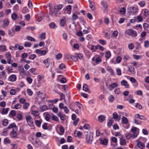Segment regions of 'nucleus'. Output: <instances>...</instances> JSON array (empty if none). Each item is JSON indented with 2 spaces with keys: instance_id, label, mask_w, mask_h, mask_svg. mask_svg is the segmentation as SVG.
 <instances>
[{
  "instance_id": "1",
  "label": "nucleus",
  "mask_w": 149,
  "mask_h": 149,
  "mask_svg": "<svg viewBox=\"0 0 149 149\" xmlns=\"http://www.w3.org/2000/svg\"><path fill=\"white\" fill-rule=\"evenodd\" d=\"M63 6L61 4H58L55 5L54 6V11L53 12V11L51 10L50 12V14L52 16H58L60 14L59 12V10L62 8ZM51 10V9H50Z\"/></svg>"
},
{
  "instance_id": "2",
  "label": "nucleus",
  "mask_w": 149,
  "mask_h": 149,
  "mask_svg": "<svg viewBox=\"0 0 149 149\" xmlns=\"http://www.w3.org/2000/svg\"><path fill=\"white\" fill-rule=\"evenodd\" d=\"M93 136L92 134L90 131L87 132V133L86 135L85 142L87 144H92L93 139Z\"/></svg>"
},
{
  "instance_id": "3",
  "label": "nucleus",
  "mask_w": 149,
  "mask_h": 149,
  "mask_svg": "<svg viewBox=\"0 0 149 149\" xmlns=\"http://www.w3.org/2000/svg\"><path fill=\"white\" fill-rule=\"evenodd\" d=\"M125 33V34L129 36H131L133 37H136L137 35V33L135 31L131 29L126 30Z\"/></svg>"
},
{
  "instance_id": "4",
  "label": "nucleus",
  "mask_w": 149,
  "mask_h": 149,
  "mask_svg": "<svg viewBox=\"0 0 149 149\" xmlns=\"http://www.w3.org/2000/svg\"><path fill=\"white\" fill-rule=\"evenodd\" d=\"M139 129L136 127H133L131 129V131L133 133V138L136 137L139 134Z\"/></svg>"
},
{
  "instance_id": "5",
  "label": "nucleus",
  "mask_w": 149,
  "mask_h": 149,
  "mask_svg": "<svg viewBox=\"0 0 149 149\" xmlns=\"http://www.w3.org/2000/svg\"><path fill=\"white\" fill-rule=\"evenodd\" d=\"M5 56L7 59V62L8 63L10 64L13 62V61L11 59V56L10 52H8L6 53Z\"/></svg>"
},
{
  "instance_id": "6",
  "label": "nucleus",
  "mask_w": 149,
  "mask_h": 149,
  "mask_svg": "<svg viewBox=\"0 0 149 149\" xmlns=\"http://www.w3.org/2000/svg\"><path fill=\"white\" fill-rule=\"evenodd\" d=\"M101 4L102 6L104 13H106L108 10V6L107 3L105 1H102L101 2Z\"/></svg>"
},
{
  "instance_id": "7",
  "label": "nucleus",
  "mask_w": 149,
  "mask_h": 149,
  "mask_svg": "<svg viewBox=\"0 0 149 149\" xmlns=\"http://www.w3.org/2000/svg\"><path fill=\"white\" fill-rule=\"evenodd\" d=\"M27 123L29 125H32L33 123V119L31 117L30 115H27L26 116Z\"/></svg>"
},
{
  "instance_id": "8",
  "label": "nucleus",
  "mask_w": 149,
  "mask_h": 149,
  "mask_svg": "<svg viewBox=\"0 0 149 149\" xmlns=\"http://www.w3.org/2000/svg\"><path fill=\"white\" fill-rule=\"evenodd\" d=\"M111 145H113L114 147H115L117 145V140L116 138L114 137H112L111 138Z\"/></svg>"
},
{
  "instance_id": "9",
  "label": "nucleus",
  "mask_w": 149,
  "mask_h": 149,
  "mask_svg": "<svg viewBox=\"0 0 149 149\" xmlns=\"http://www.w3.org/2000/svg\"><path fill=\"white\" fill-rule=\"evenodd\" d=\"M17 128H15V129H13L10 135L12 138H14L16 137L17 135Z\"/></svg>"
},
{
  "instance_id": "10",
  "label": "nucleus",
  "mask_w": 149,
  "mask_h": 149,
  "mask_svg": "<svg viewBox=\"0 0 149 149\" xmlns=\"http://www.w3.org/2000/svg\"><path fill=\"white\" fill-rule=\"evenodd\" d=\"M92 60L93 61H95V64H98L100 62H101V59L100 57H97L96 58L95 57H94L92 58ZM94 65H95V64H94Z\"/></svg>"
},
{
  "instance_id": "11",
  "label": "nucleus",
  "mask_w": 149,
  "mask_h": 149,
  "mask_svg": "<svg viewBox=\"0 0 149 149\" xmlns=\"http://www.w3.org/2000/svg\"><path fill=\"white\" fill-rule=\"evenodd\" d=\"M130 12L133 13V14L136 13L137 12V8L134 7H131L128 8Z\"/></svg>"
},
{
  "instance_id": "12",
  "label": "nucleus",
  "mask_w": 149,
  "mask_h": 149,
  "mask_svg": "<svg viewBox=\"0 0 149 149\" xmlns=\"http://www.w3.org/2000/svg\"><path fill=\"white\" fill-rule=\"evenodd\" d=\"M121 84L126 88H128L129 87V85L127 81L125 80H123L121 81Z\"/></svg>"
},
{
  "instance_id": "13",
  "label": "nucleus",
  "mask_w": 149,
  "mask_h": 149,
  "mask_svg": "<svg viewBox=\"0 0 149 149\" xmlns=\"http://www.w3.org/2000/svg\"><path fill=\"white\" fill-rule=\"evenodd\" d=\"M136 141L137 142L136 144L137 146L141 149H143L144 148L145 146L143 143H141L138 140H137Z\"/></svg>"
},
{
  "instance_id": "14",
  "label": "nucleus",
  "mask_w": 149,
  "mask_h": 149,
  "mask_svg": "<svg viewBox=\"0 0 149 149\" xmlns=\"http://www.w3.org/2000/svg\"><path fill=\"white\" fill-rule=\"evenodd\" d=\"M50 59L47 58L45 60L43 61V63L45 64L46 68H48L50 65Z\"/></svg>"
},
{
  "instance_id": "15",
  "label": "nucleus",
  "mask_w": 149,
  "mask_h": 149,
  "mask_svg": "<svg viewBox=\"0 0 149 149\" xmlns=\"http://www.w3.org/2000/svg\"><path fill=\"white\" fill-rule=\"evenodd\" d=\"M16 76L15 75L12 74L9 77L8 80L10 81L13 82L16 80Z\"/></svg>"
},
{
  "instance_id": "16",
  "label": "nucleus",
  "mask_w": 149,
  "mask_h": 149,
  "mask_svg": "<svg viewBox=\"0 0 149 149\" xmlns=\"http://www.w3.org/2000/svg\"><path fill=\"white\" fill-rule=\"evenodd\" d=\"M113 116L114 119L117 120L118 121L120 120V116H118L116 112H114L113 113Z\"/></svg>"
},
{
  "instance_id": "17",
  "label": "nucleus",
  "mask_w": 149,
  "mask_h": 149,
  "mask_svg": "<svg viewBox=\"0 0 149 149\" xmlns=\"http://www.w3.org/2000/svg\"><path fill=\"white\" fill-rule=\"evenodd\" d=\"M6 78V72L4 71L0 72V78L3 79L5 80Z\"/></svg>"
},
{
  "instance_id": "18",
  "label": "nucleus",
  "mask_w": 149,
  "mask_h": 149,
  "mask_svg": "<svg viewBox=\"0 0 149 149\" xmlns=\"http://www.w3.org/2000/svg\"><path fill=\"white\" fill-rule=\"evenodd\" d=\"M118 86V85L116 83H113L109 85V89L111 91L115 87H117Z\"/></svg>"
},
{
  "instance_id": "19",
  "label": "nucleus",
  "mask_w": 149,
  "mask_h": 149,
  "mask_svg": "<svg viewBox=\"0 0 149 149\" xmlns=\"http://www.w3.org/2000/svg\"><path fill=\"white\" fill-rule=\"evenodd\" d=\"M105 116L104 115L99 116L98 117V120L101 123L103 122L105 120Z\"/></svg>"
},
{
  "instance_id": "20",
  "label": "nucleus",
  "mask_w": 149,
  "mask_h": 149,
  "mask_svg": "<svg viewBox=\"0 0 149 149\" xmlns=\"http://www.w3.org/2000/svg\"><path fill=\"white\" fill-rule=\"evenodd\" d=\"M9 23V21L7 19H5L3 21V28H5L7 26H8Z\"/></svg>"
},
{
  "instance_id": "21",
  "label": "nucleus",
  "mask_w": 149,
  "mask_h": 149,
  "mask_svg": "<svg viewBox=\"0 0 149 149\" xmlns=\"http://www.w3.org/2000/svg\"><path fill=\"white\" fill-rule=\"evenodd\" d=\"M90 3H89V6L91 9L92 10H95V6L94 3L90 1H89Z\"/></svg>"
},
{
  "instance_id": "22",
  "label": "nucleus",
  "mask_w": 149,
  "mask_h": 149,
  "mask_svg": "<svg viewBox=\"0 0 149 149\" xmlns=\"http://www.w3.org/2000/svg\"><path fill=\"white\" fill-rule=\"evenodd\" d=\"M9 110V108H6V109L2 108V111L1 112V113L2 114H6L8 113Z\"/></svg>"
},
{
  "instance_id": "23",
  "label": "nucleus",
  "mask_w": 149,
  "mask_h": 149,
  "mask_svg": "<svg viewBox=\"0 0 149 149\" xmlns=\"http://www.w3.org/2000/svg\"><path fill=\"white\" fill-rule=\"evenodd\" d=\"M121 119L122 123L123 124H127L128 122L127 119L124 116Z\"/></svg>"
},
{
  "instance_id": "24",
  "label": "nucleus",
  "mask_w": 149,
  "mask_h": 149,
  "mask_svg": "<svg viewBox=\"0 0 149 149\" xmlns=\"http://www.w3.org/2000/svg\"><path fill=\"white\" fill-rule=\"evenodd\" d=\"M100 143L104 145H106L108 143V140L105 139H101L100 141Z\"/></svg>"
},
{
  "instance_id": "25",
  "label": "nucleus",
  "mask_w": 149,
  "mask_h": 149,
  "mask_svg": "<svg viewBox=\"0 0 149 149\" xmlns=\"http://www.w3.org/2000/svg\"><path fill=\"white\" fill-rule=\"evenodd\" d=\"M65 17H63L62 19L61 20L60 24V25L62 26H65Z\"/></svg>"
},
{
  "instance_id": "26",
  "label": "nucleus",
  "mask_w": 149,
  "mask_h": 149,
  "mask_svg": "<svg viewBox=\"0 0 149 149\" xmlns=\"http://www.w3.org/2000/svg\"><path fill=\"white\" fill-rule=\"evenodd\" d=\"M15 128H17V127L16 126L15 124L14 123H11L10 125L8 127V129L12 128L13 129H15Z\"/></svg>"
},
{
  "instance_id": "27",
  "label": "nucleus",
  "mask_w": 149,
  "mask_h": 149,
  "mask_svg": "<svg viewBox=\"0 0 149 149\" xmlns=\"http://www.w3.org/2000/svg\"><path fill=\"white\" fill-rule=\"evenodd\" d=\"M40 97L42 100V101H44L45 99L47 97V96L46 94L44 93H42L41 95H39Z\"/></svg>"
},
{
  "instance_id": "28",
  "label": "nucleus",
  "mask_w": 149,
  "mask_h": 149,
  "mask_svg": "<svg viewBox=\"0 0 149 149\" xmlns=\"http://www.w3.org/2000/svg\"><path fill=\"white\" fill-rule=\"evenodd\" d=\"M98 45L96 46L92 45L91 47V49L92 51V52H94L96 51L98 49Z\"/></svg>"
},
{
  "instance_id": "29",
  "label": "nucleus",
  "mask_w": 149,
  "mask_h": 149,
  "mask_svg": "<svg viewBox=\"0 0 149 149\" xmlns=\"http://www.w3.org/2000/svg\"><path fill=\"white\" fill-rule=\"evenodd\" d=\"M126 144V140L124 139H121L120 141V144L121 145L125 146Z\"/></svg>"
},
{
  "instance_id": "30",
  "label": "nucleus",
  "mask_w": 149,
  "mask_h": 149,
  "mask_svg": "<svg viewBox=\"0 0 149 149\" xmlns=\"http://www.w3.org/2000/svg\"><path fill=\"white\" fill-rule=\"evenodd\" d=\"M83 89L84 91L86 92L89 91V88L86 84H84L83 85Z\"/></svg>"
},
{
  "instance_id": "31",
  "label": "nucleus",
  "mask_w": 149,
  "mask_h": 149,
  "mask_svg": "<svg viewBox=\"0 0 149 149\" xmlns=\"http://www.w3.org/2000/svg\"><path fill=\"white\" fill-rule=\"evenodd\" d=\"M128 71L133 74L135 73L134 68L132 67H130V68L128 69Z\"/></svg>"
},
{
  "instance_id": "32",
  "label": "nucleus",
  "mask_w": 149,
  "mask_h": 149,
  "mask_svg": "<svg viewBox=\"0 0 149 149\" xmlns=\"http://www.w3.org/2000/svg\"><path fill=\"white\" fill-rule=\"evenodd\" d=\"M114 97L112 95H110L108 98V100L110 102H113L114 101Z\"/></svg>"
},
{
  "instance_id": "33",
  "label": "nucleus",
  "mask_w": 149,
  "mask_h": 149,
  "mask_svg": "<svg viewBox=\"0 0 149 149\" xmlns=\"http://www.w3.org/2000/svg\"><path fill=\"white\" fill-rule=\"evenodd\" d=\"M49 26L51 28L55 29L57 27L56 25L54 22H52L49 24Z\"/></svg>"
},
{
  "instance_id": "34",
  "label": "nucleus",
  "mask_w": 149,
  "mask_h": 149,
  "mask_svg": "<svg viewBox=\"0 0 149 149\" xmlns=\"http://www.w3.org/2000/svg\"><path fill=\"white\" fill-rule=\"evenodd\" d=\"M40 111H43L46 110L47 109V107L46 105H43L40 107Z\"/></svg>"
},
{
  "instance_id": "35",
  "label": "nucleus",
  "mask_w": 149,
  "mask_h": 149,
  "mask_svg": "<svg viewBox=\"0 0 149 149\" xmlns=\"http://www.w3.org/2000/svg\"><path fill=\"white\" fill-rule=\"evenodd\" d=\"M72 56L69 54H66L65 55V58L69 60L72 59Z\"/></svg>"
},
{
  "instance_id": "36",
  "label": "nucleus",
  "mask_w": 149,
  "mask_h": 149,
  "mask_svg": "<svg viewBox=\"0 0 149 149\" xmlns=\"http://www.w3.org/2000/svg\"><path fill=\"white\" fill-rule=\"evenodd\" d=\"M58 116L59 117L61 120H64V117H65V115L61 114L60 113H59L58 114Z\"/></svg>"
},
{
  "instance_id": "37",
  "label": "nucleus",
  "mask_w": 149,
  "mask_h": 149,
  "mask_svg": "<svg viewBox=\"0 0 149 149\" xmlns=\"http://www.w3.org/2000/svg\"><path fill=\"white\" fill-rule=\"evenodd\" d=\"M26 39L30 41H35V39L32 37L30 36H27L26 37Z\"/></svg>"
},
{
  "instance_id": "38",
  "label": "nucleus",
  "mask_w": 149,
  "mask_h": 149,
  "mask_svg": "<svg viewBox=\"0 0 149 149\" xmlns=\"http://www.w3.org/2000/svg\"><path fill=\"white\" fill-rule=\"evenodd\" d=\"M11 17L13 20H16L17 17V14L15 13H13Z\"/></svg>"
},
{
  "instance_id": "39",
  "label": "nucleus",
  "mask_w": 149,
  "mask_h": 149,
  "mask_svg": "<svg viewBox=\"0 0 149 149\" xmlns=\"http://www.w3.org/2000/svg\"><path fill=\"white\" fill-rule=\"evenodd\" d=\"M6 50V46L4 45L0 46V51L1 52H4Z\"/></svg>"
},
{
  "instance_id": "40",
  "label": "nucleus",
  "mask_w": 149,
  "mask_h": 149,
  "mask_svg": "<svg viewBox=\"0 0 149 149\" xmlns=\"http://www.w3.org/2000/svg\"><path fill=\"white\" fill-rule=\"evenodd\" d=\"M59 94L61 96V98L60 99V100H62L63 99L65 101V95L62 93H59Z\"/></svg>"
},
{
  "instance_id": "41",
  "label": "nucleus",
  "mask_w": 149,
  "mask_h": 149,
  "mask_svg": "<svg viewBox=\"0 0 149 149\" xmlns=\"http://www.w3.org/2000/svg\"><path fill=\"white\" fill-rule=\"evenodd\" d=\"M114 92L116 94H119L121 92L120 88H117L114 90Z\"/></svg>"
},
{
  "instance_id": "42",
  "label": "nucleus",
  "mask_w": 149,
  "mask_h": 149,
  "mask_svg": "<svg viewBox=\"0 0 149 149\" xmlns=\"http://www.w3.org/2000/svg\"><path fill=\"white\" fill-rule=\"evenodd\" d=\"M125 136L126 138L127 139H129L131 138H133V135H131L130 133H127L125 134Z\"/></svg>"
},
{
  "instance_id": "43",
  "label": "nucleus",
  "mask_w": 149,
  "mask_h": 149,
  "mask_svg": "<svg viewBox=\"0 0 149 149\" xmlns=\"http://www.w3.org/2000/svg\"><path fill=\"white\" fill-rule=\"evenodd\" d=\"M19 70L20 74H23L24 73V70L22 66L20 67Z\"/></svg>"
},
{
  "instance_id": "44",
  "label": "nucleus",
  "mask_w": 149,
  "mask_h": 149,
  "mask_svg": "<svg viewBox=\"0 0 149 149\" xmlns=\"http://www.w3.org/2000/svg\"><path fill=\"white\" fill-rule=\"evenodd\" d=\"M32 113L34 116H39V113L38 111H33L32 112Z\"/></svg>"
},
{
  "instance_id": "45",
  "label": "nucleus",
  "mask_w": 149,
  "mask_h": 149,
  "mask_svg": "<svg viewBox=\"0 0 149 149\" xmlns=\"http://www.w3.org/2000/svg\"><path fill=\"white\" fill-rule=\"evenodd\" d=\"M125 7L122 8L120 10V13L122 14H124L125 12Z\"/></svg>"
},
{
  "instance_id": "46",
  "label": "nucleus",
  "mask_w": 149,
  "mask_h": 149,
  "mask_svg": "<svg viewBox=\"0 0 149 149\" xmlns=\"http://www.w3.org/2000/svg\"><path fill=\"white\" fill-rule=\"evenodd\" d=\"M29 104L28 103H25L23 106V108L25 109H27L29 105Z\"/></svg>"
},
{
  "instance_id": "47",
  "label": "nucleus",
  "mask_w": 149,
  "mask_h": 149,
  "mask_svg": "<svg viewBox=\"0 0 149 149\" xmlns=\"http://www.w3.org/2000/svg\"><path fill=\"white\" fill-rule=\"evenodd\" d=\"M31 45L30 42H26L24 44V46L25 47H30Z\"/></svg>"
},
{
  "instance_id": "48",
  "label": "nucleus",
  "mask_w": 149,
  "mask_h": 149,
  "mask_svg": "<svg viewBox=\"0 0 149 149\" xmlns=\"http://www.w3.org/2000/svg\"><path fill=\"white\" fill-rule=\"evenodd\" d=\"M36 57V55L35 54H33L30 55L29 56V58L31 60H33Z\"/></svg>"
},
{
  "instance_id": "49",
  "label": "nucleus",
  "mask_w": 149,
  "mask_h": 149,
  "mask_svg": "<svg viewBox=\"0 0 149 149\" xmlns=\"http://www.w3.org/2000/svg\"><path fill=\"white\" fill-rule=\"evenodd\" d=\"M111 56V54L109 51L107 52L105 54V57L107 58H109Z\"/></svg>"
},
{
  "instance_id": "50",
  "label": "nucleus",
  "mask_w": 149,
  "mask_h": 149,
  "mask_svg": "<svg viewBox=\"0 0 149 149\" xmlns=\"http://www.w3.org/2000/svg\"><path fill=\"white\" fill-rule=\"evenodd\" d=\"M22 107V105L19 103L16 104L14 106V108L16 109H19Z\"/></svg>"
},
{
  "instance_id": "51",
  "label": "nucleus",
  "mask_w": 149,
  "mask_h": 149,
  "mask_svg": "<svg viewBox=\"0 0 149 149\" xmlns=\"http://www.w3.org/2000/svg\"><path fill=\"white\" fill-rule=\"evenodd\" d=\"M99 42L102 45H105L106 43V41L105 40L102 39H100L99 40Z\"/></svg>"
},
{
  "instance_id": "52",
  "label": "nucleus",
  "mask_w": 149,
  "mask_h": 149,
  "mask_svg": "<svg viewBox=\"0 0 149 149\" xmlns=\"http://www.w3.org/2000/svg\"><path fill=\"white\" fill-rule=\"evenodd\" d=\"M82 133L80 131H78V132H77L76 136L80 138H81V137H82Z\"/></svg>"
},
{
  "instance_id": "53",
  "label": "nucleus",
  "mask_w": 149,
  "mask_h": 149,
  "mask_svg": "<svg viewBox=\"0 0 149 149\" xmlns=\"http://www.w3.org/2000/svg\"><path fill=\"white\" fill-rule=\"evenodd\" d=\"M16 93V91L14 89H11L10 92V93L12 95H14Z\"/></svg>"
},
{
  "instance_id": "54",
  "label": "nucleus",
  "mask_w": 149,
  "mask_h": 149,
  "mask_svg": "<svg viewBox=\"0 0 149 149\" xmlns=\"http://www.w3.org/2000/svg\"><path fill=\"white\" fill-rule=\"evenodd\" d=\"M8 121L7 119H4L3 121V124L5 126H7L8 125Z\"/></svg>"
},
{
  "instance_id": "55",
  "label": "nucleus",
  "mask_w": 149,
  "mask_h": 149,
  "mask_svg": "<svg viewBox=\"0 0 149 149\" xmlns=\"http://www.w3.org/2000/svg\"><path fill=\"white\" fill-rule=\"evenodd\" d=\"M117 75L120 76L121 75V70L119 68H117L116 70Z\"/></svg>"
},
{
  "instance_id": "56",
  "label": "nucleus",
  "mask_w": 149,
  "mask_h": 149,
  "mask_svg": "<svg viewBox=\"0 0 149 149\" xmlns=\"http://www.w3.org/2000/svg\"><path fill=\"white\" fill-rule=\"evenodd\" d=\"M121 60L122 58L120 56H118L116 58V61L118 63H120Z\"/></svg>"
},
{
  "instance_id": "57",
  "label": "nucleus",
  "mask_w": 149,
  "mask_h": 149,
  "mask_svg": "<svg viewBox=\"0 0 149 149\" xmlns=\"http://www.w3.org/2000/svg\"><path fill=\"white\" fill-rule=\"evenodd\" d=\"M28 94L30 96L32 95L33 93V91L30 89H28L27 90Z\"/></svg>"
},
{
  "instance_id": "58",
  "label": "nucleus",
  "mask_w": 149,
  "mask_h": 149,
  "mask_svg": "<svg viewBox=\"0 0 149 149\" xmlns=\"http://www.w3.org/2000/svg\"><path fill=\"white\" fill-rule=\"evenodd\" d=\"M135 107L140 109L142 108V106L139 103H137L135 105Z\"/></svg>"
},
{
  "instance_id": "59",
  "label": "nucleus",
  "mask_w": 149,
  "mask_h": 149,
  "mask_svg": "<svg viewBox=\"0 0 149 149\" xmlns=\"http://www.w3.org/2000/svg\"><path fill=\"white\" fill-rule=\"evenodd\" d=\"M26 81L28 82L29 83L31 84L32 82V79L29 77H27L26 78Z\"/></svg>"
},
{
  "instance_id": "60",
  "label": "nucleus",
  "mask_w": 149,
  "mask_h": 149,
  "mask_svg": "<svg viewBox=\"0 0 149 149\" xmlns=\"http://www.w3.org/2000/svg\"><path fill=\"white\" fill-rule=\"evenodd\" d=\"M128 47L130 49H132L134 48V46L133 43H131L129 44Z\"/></svg>"
},
{
  "instance_id": "61",
  "label": "nucleus",
  "mask_w": 149,
  "mask_h": 149,
  "mask_svg": "<svg viewBox=\"0 0 149 149\" xmlns=\"http://www.w3.org/2000/svg\"><path fill=\"white\" fill-rule=\"evenodd\" d=\"M62 57V54L61 53H59L57 54L56 56V58L58 60L60 59Z\"/></svg>"
},
{
  "instance_id": "62",
  "label": "nucleus",
  "mask_w": 149,
  "mask_h": 149,
  "mask_svg": "<svg viewBox=\"0 0 149 149\" xmlns=\"http://www.w3.org/2000/svg\"><path fill=\"white\" fill-rule=\"evenodd\" d=\"M129 79L130 81L132 83H135L136 82V79L133 77H131Z\"/></svg>"
},
{
  "instance_id": "63",
  "label": "nucleus",
  "mask_w": 149,
  "mask_h": 149,
  "mask_svg": "<svg viewBox=\"0 0 149 149\" xmlns=\"http://www.w3.org/2000/svg\"><path fill=\"white\" fill-rule=\"evenodd\" d=\"M52 111L54 112L57 113L58 111V109L57 107L54 106L52 108Z\"/></svg>"
},
{
  "instance_id": "64",
  "label": "nucleus",
  "mask_w": 149,
  "mask_h": 149,
  "mask_svg": "<svg viewBox=\"0 0 149 149\" xmlns=\"http://www.w3.org/2000/svg\"><path fill=\"white\" fill-rule=\"evenodd\" d=\"M144 46L146 47H149V41L147 40L144 42Z\"/></svg>"
}]
</instances>
